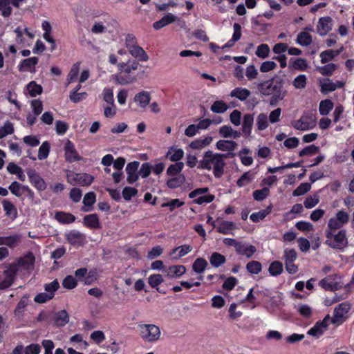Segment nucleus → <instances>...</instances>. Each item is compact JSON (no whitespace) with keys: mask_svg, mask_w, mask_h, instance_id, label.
I'll return each mask as SVG.
<instances>
[{"mask_svg":"<svg viewBox=\"0 0 354 354\" xmlns=\"http://www.w3.org/2000/svg\"><path fill=\"white\" fill-rule=\"evenodd\" d=\"M207 266V262L205 259L198 258L194 261L192 269L195 272L201 274L205 271Z\"/></svg>","mask_w":354,"mask_h":354,"instance_id":"a19ab883","label":"nucleus"},{"mask_svg":"<svg viewBox=\"0 0 354 354\" xmlns=\"http://www.w3.org/2000/svg\"><path fill=\"white\" fill-rule=\"evenodd\" d=\"M77 285V281L71 275L66 276L62 281V286L66 289H73Z\"/></svg>","mask_w":354,"mask_h":354,"instance_id":"052dcab7","label":"nucleus"},{"mask_svg":"<svg viewBox=\"0 0 354 354\" xmlns=\"http://www.w3.org/2000/svg\"><path fill=\"white\" fill-rule=\"evenodd\" d=\"M96 196L93 192H90L86 194L83 198V207L82 210L84 212H89L93 209V205L95 203Z\"/></svg>","mask_w":354,"mask_h":354,"instance_id":"cd10ccee","label":"nucleus"},{"mask_svg":"<svg viewBox=\"0 0 354 354\" xmlns=\"http://www.w3.org/2000/svg\"><path fill=\"white\" fill-rule=\"evenodd\" d=\"M310 185L308 183H301L293 191L292 195L294 196L304 195L310 189Z\"/></svg>","mask_w":354,"mask_h":354,"instance_id":"0e129e2a","label":"nucleus"},{"mask_svg":"<svg viewBox=\"0 0 354 354\" xmlns=\"http://www.w3.org/2000/svg\"><path fill=\"white\" fill-rule=\"evenodd\" d=\"M27 175L28 176L30 183L38 191H44L46 189L47 185L45 180L40 176V175L35 170L32 169H28Z\"/></svg>","mask_w":354,"mask_h":354,"instance_id":"1a4fd4ad","label":"nucleus"},{"mask_svg":"<svg viewBox=\"0 0 354 354\" xmlns=\"http://www.w3.org/2000/svg\"><path fill=\"white\" fill-rule=\"evenodd\" d=\"M283 270V264L278 261L272 262L268 268L269 273L274 277L281 274Z\"/></svg>","mask_w":354,"mask_h":354,"instance_id":"79ce46f5","label":"nucleus"},{"mask_svg":"<svg viewBox=\"0 0 354 354\" xmlns=\"http://www.w3.org/2000/svg\"><path fill=\"white\" fill-rule=\"evenodd\" d=\"M333 106H334V104L330 100L326 99V100H322L319 103V113L322 115H326L333 109Z\"/></svg>","mask_w":354,"mask_h":354,"instance_id":"e433bc0d","label":"nucleus"},{"mask_svg":"<svg viewBox=\"0 0 354 354\" xmlns=\"http://www.w3.org/2000/svg\"><path fill=\"white\" fill-rule=\"evenodd\" d=\"M66 179L68 183L73 185L77 184L81 186H88L93 183L94 177L86 173L71 171L67 174Z\"/></svg>","mask_w":354,"mask_h":354,"instance_id":"423d86ee","label":"nucleus"},{"mask_svg":"<svg viewBox=\"0 0 354 354\" xmlns=\"http://www.w3.org/2000/svg\"><path fill=\"white\" fill-rule=\"evenodd\" d=\"M139 166L140 162L138 161H133L127 164L125 169L127 174V181L128 183L133 184L138 180V169Z\"/></svg>","mask_w":354,"mask_h":354,"instance_id":"ddd939ff","label":"nucleus"},{"mask_svg":"<svg viewBox=\"0 0 354 354\" xmlns=\"http://www.w3.org/2000/svg\"><path fill=\"white\" fill-rule=\"evenodd\" d=\"M234 156V153H214L209 150L204 153L203 159L199 161L198 168L207 170L213 169L214 176L220 178L224 174V167L226 165L225 159Z\"/></svg>","mask_w":354,"mask_h":354,"instance_id":"f03ea898","label":"nucleus"},{"mask_svg":"<svg viewBox=\"0 0 354 354\" xmlns=\"http://www.w3.org/2000/svg\"><path fill=\"white\" fill-rule=\"evenodd\" d=\"M183 155H184V151L183 149H174L172 147L168 151L166 156L167 158L169 157V158L171 161L177 162H179V160L183 158Z\"/></svg>","mask_w":354,"mask_h":354,"instance_id":"58836bf2","label":"nucleus"},{"mask_svg":"<svg viewBox=\"0 0 354 354\" xmlns=\"http://www.w3.org/2000/svg\"><path fill=\"white\" fill-rule=\"evenodd\" d=\"M103 100L115 107L113 90L110 88H104L102 91Z\"/></svg>","mask_w":354,"mask_h":354,"instance_id":"69168bd1","label":"nucleus"},{"mask_svg":"<svg viewBox=\"0 0 354 354\" xmlns=\"http://www.w3.org/2000/svg\"><path fill=\"white\" fill-rule=\"evenodd\" d=\"M185 182V177L183 174L178 175L167 181V185L170 189L180 187Z\"/></svg>","mask_w":354,"mask_h":354,"instance_id":"4c0bfd02","label":"nucleus"},{"mask_svg":"<svg viewBox=\"0 0 354 354\" xmlns=\"http://www.w3.org/2000/svg\"><path fill=\"white\" fill-rule=\"evenodd\" d=\"M254 123V116L252 114H245L243 116V121L242 124L243 132L246 136H250L251 133L252 127Z\"/></svg>","mask_w":354,"mask_h":354,"instance_id":"c756f323","label":"nucleus"},{"mask_svg":"<svg viewBox=\"0 0 354 354\" xmlns=\"http://www.w3.org/2000/svg\"><path fill=\"white\" fill-rule=\"evenodd\" d=\"M29 297V295H24L18 302L14 310L15 317H17L19 319H21L24 316V310L28 304Z\"/></svg>","mask_w":354,"mask_h":354,"instance_id":"5701e85b","label":"nucleus"},{"mask_svg":"<svg viewBox=\"0 0 354 354\" xmlns=\"http://www.w3.org/2000/svg\"><path fill=\"white\" fill-rule=\"evenodd\" d=\"M64 151L65 158L66 161L73 162L81 159L76 149H75L74 145L69 140H68L66 143Z\"/></svg>","mask_w":354,"mask_h":354,"instance_id":"dca6fc26","label":"nucleus"},{"mask_svg":"<svg viewBox=\"0 0 354 354\" xmlns=\"http://www.w3.org/2000/svg\"><path fill=\"white\" fill-rule=\"evenodd\" d=\"M336 68L337 66L333 63L326 64L324 66L317 67V70L319 73L326 76L331 75Z\"/></svg>","mask_w":354,"mask_h":354,"instance_id":"bf43d9fd","label":"nucleus"},{"mask_svg":"<svg viewBox=\"0 0 354 354\" xmlns=\"http://www.w3.org/2000/svg\"><path fill=\"white\" fill-rule=\"evenodd\" d=\"M165 272L169 278H178L185 273L186 268L183 265L171 266Z\"/></svg>","mask_w":354,"mask_h":354,"instance_id":"6ab92c4d","label":"nucleus"},{"mask_svg":"<svg viewBox=\"0 0 354 354\" xmlns=\"http://www.w3.org/2000/svg\"><path fill=\"white\" fill-rule=\"evenodd\" d=\"M140 335L141 338L147 342H153L159 339L160 330L158 326L154 324H139Z\"/></svg>","mask_w":354,"mask_h":354,"instance_id":"20e7f679","label":"nucleus"},{"mask_svg":"<svg viewBox=\"0 0 354 354\" xmlns=\"http://www.w3.org/2000/svg\"><path fill=\"white\" fill-rule=\"evenodd\" d=\"M228 106L226 103L222 100L214 102L211 106V111L216 113H223L225 112Z\"/></svg>","mask_w":354,"mask_h":354,"instance_id":"09e8293b","label":"nucleus"},{"mask_svg":"<svg viewBox=\"0 0 354 354\" xmlns=\"http://www.w3.org/2000/svg\"><path fill=\"white\" fill-rule=\"evenodd\" d=\"M254 178V174L250 171L244 173L237 180L236 185L239 187H242L249 184Z\"/></svg>","mask_w":354,"mask_h":354,"instance_id":"49530a36","label":"nucleus"},{"mask_svg":"<svg viewBox=\"0 0 354 354\" xmlns=\"http://www.w3.org/2000/svg\"><path fill=\"white\" fill-rule=\"evenodd\" d=\"M342 50L343 47H341L339 50H327L322 52L320 53L321 62L325 64L332 60L334 57L339 55Z\"/></svg>","mask_w":354,"mask_h":354,"instance_id":"c85d7f7f","label":"nucleus"},{"mask_svg":"<svg viewBox=\"0 0 354 354\" xmlns=\"http://www.w3.org/2000/svg\"><path fill=\"white\" fill-rule=\"evenodd\" d=\"M319 151V147L314 145L307 146L299 152V156L302 157L304 156H313Z\"/></svg>","mask_w":354,"mask_h":354,"instance_id":"13d9d810","label":"nucleus"},{"mask_svg":"<svg viewBox=\"0 0 354 354\" xmlns=\"http://www.w3.org/2000/svg\"><path fill=\"white\" fill-rule=\"evenodd\" d=\"M351 307L350 303L347 301L339 304L334 309L333 316L330 319L331 323L335 325L343 324L348 318L347 314Z\"/></svg>","mask_w":354,"mask_h":354,"instance_id":"39448f33","label":"nucleus"},{"mask_svg":"<svg viewBox=\"0 0 354 354\" xmlns=\"http://www.w3.org/2000/svg\"><path fill=\"white\" fill-rule=\"evenodd\" d=\"M122 196L124 199L129 201L131 198L138 194V190L131 187H125L122 190Z\"/></svg>","mask_w":354,"mask_h":354,"instance_id":"774afa93","label":"nucleus"},{"mask_svg":"<svg viewBox=\"0 0 354 354\" xmlns=\"http://www.w3.org/2000/svg\"><path fill=\"white\" fill-rule=\"evenodd\" d=\"M151 96L148 91H142L134 96V101L142 109H145L150 103Z\"/></svg>","mask_w":354,"mask_h":354,"instance_id":"412c9836","label":"nucleus"},{"mask_svg":"<svg viewBox=\"0 0 354 354\" xmlns=\"http://www.w3.org/2000/svg\"><path fill=\"white\" fill-rule=\"evenodd\" d=\"M139 63L136 60L128 59L126 62H120L118 64L119 72L130 75V73L138 69Z\"/></svg>","mask_w":354,"mask_h":354,"instance_id":"a211bd4d","label":"nucleus"},{"mask_svg":"<svg viewBox=\"0 0 354 354\" xmlns=\"http://www.w3.org/2000/svg\"><path fill=\"white\" fill-rule=\"evenodd\" d=\"M69 321V316L65 310H60L55 314V324L57 326H64Z\"/></svg>","mask_w":354,"mask_h":354,"instance_id":"c9c22d12","label":"nucleus"},{"mask_svg":"<svg viewBox=\"0 0 354 354\" xmlns=\"http://www.w3.org/2000/svg\"><path fill=\"white\" fill-rule=\"evenodd\" d=\"M311 35L306 31L299 32L297 37V43L302 46H308L312 43Z\"/></svg>","mask_w":354,"mask_h":354,"instance_id":"ea45409f","label":"nucleus"},{"mask_svg":"<svg viewBox=\"0 0 354 354\" xmlns=\"http://www.w3.org/2000/svg\"><path fill=\"white\" fill-rule=\"evenodd\" d=\"M14 133L13 124L10 121H6L4 125L0 127V139L4 138L7 135Z\"/></svg>","mask_w":354,"mask_h":354,"instance_id":"3c124183","label":"nucleus"},{"mask_svg":"<svg viewBox=\"0 0 354 354\" xmlns=\"http://www.w3.org/2000/svg\"><path fill=\"white\" fill-rule=\"evenodd\" d=\"M349 221V214L345 211L339 210L335 216L329 219L328 223V229L337 230L342 228Z\"/></svg>","mask_w":354,"mask_h":354,"instance_id":"0eeeda50","label":"nucleus"},{"mask_svg":"<svg viewBox=\"0 0 354 354\" xmlns=\"http://www.w3.org/2000/svg\"><path fill=\"white\" fill-rule=\"evenodd\" d=\"M236 228L235 223L231 221H223L216 226L218 232L223 234H227Z\"/></svg>","mask_w":354,"mask_h":354,"instance_id":"473e14b6","label":"nucleus"},{"mask_svg":"<svg viewBox=\"0 0 354 354\" xmlns=\"http://www.w3.org/2000/svg\"><path fill=\"white\" fill-rule=\"evenodd\" d=\"M271 209H272L271 206H268L265 209H262L258 212L252 213L250 215V218L253 222H255V223L259 222L261 220H263L268 214H269L270 213Z\"/></svg>","mask_w":354,"mask_h":354,"instance_id":"37998d69","label":"nucleus"},{"mask_svg":"<svg viewBox=\"0 0 354 354\" xmlns=\"http://www.w3.org/2000/svg\"><path fill=\"white\" fill-rule=\"evenodd\" d=\"M333 19L330 17H324L319 19L317 31L321 36H324L332 29Z\"/></svg>","mask_w":354,"mask_h":354,"instance_id":"4468645a","label":"nucleus"},{"mask_svg":"<svg viewBox=\"0 0 354 354\" xmlns=\"http://www.w3.org/2000/svg\"><path fill=\"white\" fill-rule=\"evenodd\" d=\"M39 59L37 57H32L24 59L19 65V71L35 72V66L37 64Z\"/></svg>","mask_w":354,"mask_h":354,"instance_id":"f3484780","label":"nucleus"},{"mask_svg":"<svg viewBox=\"0 0 354 354\" xmlns=\"http://www.w3.org/2000/svg\"><path fill=\"white\" fill-rule=\"evenodd\" d=\"M26 87L31 97H35L42 92V87L37 84L34 81L30 82Z\"/></svg>","mask_w":354,"mask_h":354,"instance_id":"603ef678","label":"nucleus"},{"mask_svg":"<svg viewBox=\"0 0 354 354\" xmlns=\"http://www.w3.org/2000/svg\"><path fill=\"white\" fill-rule=\"evenodd\" d=\"M55 219L61 223L65 224H69L73 223L75 221V216L71 213H66L64 212H58L55 214Z\"/></svg>","mask_w":354,"mask_h":354,"instance_id":"2f4dec72","label":"nucleus"},{"mask_svg":"<svg viewBox=\"0 0 354 354\" xmlns=\"http://www.w3.org/2000/svg\"><path fill=\"white\" fill-rule=\"evenodd\" d=\"M10 0H0V11L4 17H8L12 14Z\"/></svg>","mask_w":354,"mask_h":354,"instance_id":"de8ad7c7","label":"nucleus"},{"mask_svg":"<svg viewBox=\"0 0 354 354\" xmlns=\"http://www.w3.org/2000/svg\"><path fill=\"white\" fill-rule=\"evenodd\" d=\"M35 260V256L32 252H29L23 257L19 258L17 261L14 263L15 265L17 266V268L19 270L21 268H24L26 270H29L33 268Z\"/></svg>","mask_w":354,"mask_h":354,"instance_id":"2eb2a0df","label":"nucleus"},{"mask_svg":"<svg viewBox=\"0 0 354 354\" xmlns=\"http://www.w3.org/2000/svg\"><path fill=\"white\" fill-rule=\"evenodd\" d=\"M330 319V315H327L323 320L317 322L315 326L308 331V334L316 337H320L326 330Z\"/></svg>","mask_w":354,"mask_h":354,"instance_id":"f8f14e48","label":"nucleus"},{"mask_svg":"<svg viewBox=\"0 0 354 354\" xmlns=\"http://www.w3.org/2000/svg\"><path fill=\"white\" fill-rule=\"evenodd\" d=\"M2 245H5L10 248H14L19 245L21 241V236L20 234H12L8 236H1Z\"/></svg>","mask_w":354,"mask_h":354,"instance_id":"aec40b11","label":"nucleus"},{"mask_svg":"<svg viewBox=\"0 0 354 354\" xmlns=\"http://www.w3.org/2000/svg\"><path fill=\"white\" fill-rule=\"evenodd\" d=\"M250 95V91L245 88L237 87L232 91L230 96L236 97L241 101L245 100Z\"/></svg>","mask_w":354,"mask_h":354,"instance_id":"7c9ffc66","label":"nucleus"},{"mask_svg":"<svg viewBox=\"0 0 354 354\" xmlns=\"http://www.w3.org/2000/svg\"><path fill=\"white\" fill-rule=\"evenodd\" d=\"M113 78L115 83L119 85H127L136 81V78L134 77H131L130 75H127L124 73H122L120 72L113 75Z\"/></svg>","mask_w":354,"mask_h":354,"instance_id":"b1692460","label":"nucleus"},{"mask_svg":"<svg viewBox=\"0 0 354 354\" xmlns=\"http://www.w3.org/2000/svg\"><path fill=\"white\" fill-rule=\"evenodd\" d=\"M285 80L279 76H274L271 79L263 81L257 84V88L261 94L266 96H271L270 106H277L279 101L283 100L287 95V91L284 88Z\"/></svg>","mask_w":354,"mask_h":354,"instance_id":"f257e3e1","label":"nucleus"},{"mask_svg":"<svg viewBox=\"0 0 354 354\" xmlns=\"http://www.w3.org/2000/svg\"><path fill=\"white\" fill-rule=\"evenodd\" d=\"M319 286L326 290H333L335 288V284L333 281V279L330 276H328L324 279H322L319 282Z\"/></svg>","mask_w":354,"mask_h":354,"instance_id":"338daca9","label":"nucleus"},{"mask_svg":"<svg viewBox=\"0 0 354 354\" xmlns=\"http://www.w3.org/2000/svg\"><path fill=\"white\" fill-rule=\"evenodd\" d=\"M176 19V17L174 15L169 13L164 16L159 21H157L153 23V28L156 30H160L162 28L166 26L167 25L174 22Z\"/></svg>","mask_w":354,"mask_h":354,"instance_id":"a878e982","label":"nucleus"},{"mask_svg":"<svg viewBox=\"0 0 354 354\" xmlns=\"http://www.w3.org/2000/svg\"><path fill=\"white\" fill-rule=\"evenodd\" d=\"M334 230L328 229L326 230V244L334 249H342L347 245V238L345 230H339L334 234Z\"/></svg>","mask_w":354,"mask_h":354,"instance_id":"7ed1b4c3","label":"nucleus"},{"mask_svg":"<svg viewBox=\"0 0 354 354\" xmlns=\"http://www.w3.org/2000/svg\"><path fill=\"white\" fill-rule=\"evenodd\" d=\"M19 271V269L14 262L6 266V270L3 271L5 279L2 281L7 288L13 283Z\"/></svg>","mask_w":354,"mask_h":354,"instance_id":"9d476101","label":"nucleus"},{"mask_svg":"<svg viewBox=\"0 0 354 354\" xmlns=\"http://www.w3.org/2000/svg\"><path fill=\"white\" fill-rule=\"evenodd\" d=\"M225 261H226L225 257L218 252H213L209 257L210 264L214 268H218L219 266L224 264L225 263Z\"/></svg>","mask_w":354,"mask_h":354,"instance_id":"f704fd0d","label":"nucleus"},{"mask_svg":"<svg viewBox=\"0 0 354 354\" xmlns=\"http://www.w3.org/2000/svg\"><path fill=\"white\" fill-rule=\"evenodd\" d=\"M164 279L162 276L160 274H153L149 276L148 278V283L151 288H156V290L160 292L159 288L158 286L163 282Z\"/></svg>","mask_w":354,"mask_h":354,"instance_id":"a18cd8bd","label":"nucleus"},{"mask_svg":"<svg viewBox=\"0 0 354 354\" xmlns=\"http://www.w3.org/2000/svg\"><path fill=\"white\" fill-rule=\"evenodd\" d=\"M257 125L259 130L262 131L268 127V118L266 113H260L257 119Z\"/></svg>","mask_w":354,"mask_h":354,"instance_id":"5fc2aeb1","label":"nucleus"},{"mask_svg":"<svg viewBox=\"0 0 354 354\" xmlns=\"http://www.w3.org/2000/svg\"><path fill=\"white\" fill-rule=\"evenodd\" d=\"M24 185H21L17 181H14L9 186L8 189L12 194L17 197H20L24 194Z\"/></svg>","mask_w":354,"mask_h":354,"instance_id":"864d4df0","label":"nucleus"},{"mask_svg":"<svg viewBox=\"0 0 354 354\" xmlns=\"http://www.w3.org/2000/svg\"><path fill=\"white\" fill-rule=\"evenodd\" d=\"M50 152V145L47 141H45L40 146L38 151V158L39 160H44L47 158Z\"/></svg>","mask_w":354,"mask_h":354,"instance_id":"4d7b16f0","label":"nucleus"},{"mask_svg":"<svg viewBox=\"0 0 354 354\" xmlns=\"http://www.w3.org/2000/svg\"><path fill=\"white\" fill-rule=\"evenodd\" d=\"M2 205L3 207V210L6 212V214L8 216L11 217L12 219H15L17 216V211L12 203L8 200H3L2 201Z\"/></svg>","mask_w":354,"mask_h":354,"instance_id":"72a5a7b5","label":"nucleus"},{"mask_svg":"<svg viewBox=\"0 0 354 354\" xmlns=\"http://www.w3.org/2000/svg\"><path fill=\"white\" fill-rule=\"evenodd\" d=\"M270 194V189L268 187H263L261 189H257L253 192V197L257 201H263Z\"/></svg>","mask_w":354,"mask_h":354,"instance_id":"6e6d98bb","label":"nucleus"},{"mask_svg":"<svg viewBox=\"0 0 354 354\" xmlns=\"http://www.w3.org/2000/svg\"><path fill=\"white\" fill-rule=\"evenodd\" d=\"M66 239L69 243L76 247L82 246L86 242L85 234L75 230L67 233Z\"/></svg>","mask_w":354,"mask_h":354,"instance_id":"9b49d317","label":"nucleus"},{"mask_svg":"<svg viewBox=\"0 0 354 354\" xmlns=\"http://www.w3.org/2000/svg\"><path fill=\"white\" fill-rule=\"evenodd\" d=\"M270 47L268 44H261L257 47L256 55L261 59L267 58L269 56Z\"/></svg>","mask_w":354,"mask_h":354,"instance_id":"680f3d73","label":"nucleus"},{"mask_svg":"<svg viewBox=\"0 0 354 354\" xmlns=\"http://www.w3.org/2000/svg\"><path fill=\"white\" fill-rule=\"evenodd\" d=\"M292 125L296 129L306 131L315 127L316 120L312 115L305 114L299 120L295 121Z\"/></svg>","mask_w":354,"mask_h":354,"instance_id":"6e6552de","label":"nucleus"},{"mask_svg":"<svg viewBox=\"0 0 354 354\" xmlns=\"http://www.w3.org/2000/svg\"><path fill=\"white\" fill-rule=\"evenodd\" d=\"M237 143L232 140H221L216 142V148L221 151H226L228 153H233L236 147H237Z\"/></svg>","mask_w":354,"mask_h":354,"instance_id":"393cba45","label":"nucleus"},{"mask_svg":"<svg viewBox=\"0 0 354 354\" xmlns=\"http://www.w3.org/2000/svg\"><path fill=\"white\" fill-rule=\"evenodd\" d=\"M84 224L90 228L98 229L101 227L99 218L96 214L86 215L84 217Z\"/></svg>","mask_w":354,"mask_h":354,"instance_id":"bb28decb","label":"nucleus"},{"mask_svg":"<svg viewBox=\"0 0 354 354\" xmlns=\"http://www.w3.org/2000/svg\"><path fill=\"white\" fill-rule=\"evenodd\" d=\"M184 163L183 162H177L175 164L169 165L167 169V174L170 176H177V175L183 170Z\"/></svg>","mask_w":354,"mask_h":354,"instance_id":"c03bdc74","label":"nucleus"},{"mask_svg":"<svg viewBox=\"0 0 354 354\" xmlns=\"http://www.w3.org/2000/svg\"><path fill=\"white\" fill-rule=\"evenodd\" d=\"M130 55L135 57L139 59V60L142 62H147L149 60V56L147 53L144 50V49L139 46L138 44L135 45L132 48L128 49Z\"/></svg>","mask_w":354,"mask_h":354,"instance_id":"4be33fe9","label":"nucleus"},{"mask_svg":"<svg viewBox=\"0 0 354 354\" xmlns=\"http://www.w3.org/2000/svg\"><path fill=\"white\" fill-rule=\"evenodd\" d=\"M247 270L251 274H259L262 270L261 263L257 261H252L246 265Z\"/></svg>","mask_w":354,"mask_h":354,"instance_id":"8fccbe9b","label":"nucleus"},{"mask_svg":"<svg viewBox=\"0 0 354 354\" xmlns=\"http://www.w3.org/2000/svg\"><path fill=\"white\" fill-rule=\"evenodd\" d=\"M321 92L327 93L328 92L334 91L336 89L335 83L329 79H326L324 82H321Z\"/></svg>","mask_w":354,"mask_h":354,"instance_id":"e2e57ef3","label":"nucleus"}]
</instances>
